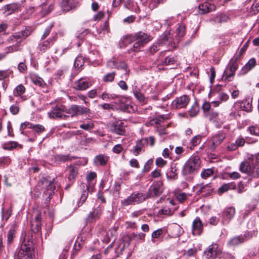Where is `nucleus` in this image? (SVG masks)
I'll return each instance as SVG.
<instances>
[{
  "label": "nucleus",
  "instance_id": "1",
  "mask_svg": "<svg viewBox=\"0 0 259 259\" xmlns=\"http://www.w3.org/2000/svg\"><path fill=\"white\" fill-rule=\"evenodd\" d=\"M31 33V31L28 29L18 32L11 35L7 39L9 44H12L5 48L6 54L12 53L21 50V42Z\"/></svg>",
  "mask_w": 259,
  "mask_h": 259
},
{
  "label": "nucleus",
  "instance_id": "2",
  "mask_svg": "<svg viewBox=\"0 0 259 259\" xmlns=\"http://www.w3.org/2000/svg\"><path fill=\"white\" fill-rule=\"evenodd\" d=\"M31 33V31L28 29L18 32L11 35L7 39L9 44H12L5 48L6 54L12 53L21 50V42Z\"/></svg>",
  "mask_w": 259,
  "mask_h": 259
},
{
  "label": "nucleus",
  "instance_id": "3",
  "mask_svg": "<svg viewBox=\"0 0 259 259\" xmlns=\"http://www.w3.org/2000/svg\"><path fill=\"white\" fill-rule=\"evenodd\" d=\"M240 170L242 172L252 175L259 176V153L248 157L247 161L242 162L240 166Z\"/></svg>",
  "mask_w": 259,
  "mask_h": 259
},
{
  "label": "nucleus",
  "instance_id": "4",
  "mask_svg": "<svg viewBox=\"0 0 259 259\" xmlns=\"http://www.w3.org/2000/svg\"><path fill=\"white\" fill-rule=\"evenodd\" d=\"M200 163L201 161L198 156H191L183 167V174L184 175L195 174L200 168Z\"/></svg>",
  "mask_w": 259,
  "mask_h": 259
},
{
  "label": "nucleus",
  "instance_id": "5",
  "mask_svg": "<svg viewBox=\"0 0 259 259\" xmlns=\"http://www.w3.org/2000/svg\"><path fill=\"white\" fill-rule=\"evenodd\" d=\"M134 37L136 42L131 50L135 52L139 51L141 47L151 39L150 36L141 31L136 33Z\"/></svg>",
  "mask_w": 259,
  "mask_h": 259
},
{
  "label": "nucleus",
  "instance_id": "6",
  "mask_svg": "<svg viewBox=\"0 0 259 259\" xmlns=\"http://www.w3.org/2000/svg\"><path fill=\"white\" fill-rule=\"evenodd\" d=\"M54 181V179H53L52 181H49L47 179H44L38 183V185H39L40 183L41 184V190L43 192L44 197L49 200L51 199L55 189Z\"/></svg>",
  "mask_w": 259,
  "mask_h": 259
},
{
  "label": "nucleus",
  "instance_id": "7",
  "mask_svg": "<svg viewBox=\"0 0 259 259\" xmlns=\"http://www.w3.org/2000/svg\"><path fill=\"white\" fill-rule=\"evenodd\" d=\"M66 110L64 105L61 104L55 105L52 106V110L48 113V115L50 118L66 119L68 116L65 115L63 113L66 112Z\"/></svg>",
  "mask_w": 259,
  "mask_h": 259
},
{
  "label": "nucleus",
  "instance_id": "8",
  "mask_svg": "<svg viewBox=\"0 0 259 259\" xmlns=\"http://www.w3.org/2000/svg\"><path fill=\"white\" fill-rule=\"evenodd\" d=\"M146 197L144 194L142 193H137L132 194L126 199L121 201V204L123 206H127L129 205L135 204L143 202L146 199Z\"/></svg>",
  "mask_w": 259,
  "mask_h": 259
},
{
  "label": "nucleus",
  "instance_id": "9",
  "mask_svg": "<svg viewBox=\"0 0 259 259\" xmlns=\"http://www.w3.org/2000/svg\"><path fill=\"white\" fill-rule=\"evenodd\" d=\"M163 191V183L159 181L154 182L150 187L147 197H156L160 196Z\"/></svg>",
  "mask_w": 259,
  "mask_h": 259
},
{
  "label": "nucleus",
  "instance_id": "10",
  "mask_svg": "<svg viewBox=\"0 0 259 259\" xmlns=\"http://www.w3.org/2000/svg\"><path fill=\"white\" fill-rule=\"evenodd\" d=\"M237 68L238 65L236 62H233L230 63L224 71L222 79L225 81H232Z\"/></svg>",
  "mask_w": 259,
  "mask_h": 259
},
{
  "label": "nucleus",
  "instance_id": "11",
  "mask_svg": "<svg viewBox=\"0 0 259 259\" xmlns=\"http://www.w3.org/2000/svg\"><path fill=\"white\" fill-rule=\"evenodd\" d=\"M185 34V26L183 25H180L176 29V35L174 38L171 37L170 33V36L168 35V37H169V40L167 41V42H168V44H170L173 47H176V45L179 43L181 40V38L184 36Z\"/></svg>",
  "mask_w": 259,
  "mask_h": 259
},
{
  "label": "nucleus",
  "instance_id": "12",
  "mask_svg": "<svg viewBox=\"0 0 259 259\" xmlns=\"http://www.w3.org/2000/svg\"><path fill=\"white\" fill-rule=\"evenodd\" d=\"M90 110L84 106L72 105L66 111V113L70 114L71 116H77L90 113Z\"/></svg>",
  "mask_w": 259,
  "mask_h": 259
},
{
  "label": "nucleus",
  "instance_id": "13",
  "mask_svg": "<svg viewBox=\"0 0 259 259\" xmlns=\"http://www.w3.org/2000/svg\"><path fill=\"white\" fill-rule=\"evenodd\" d=\"M221 253V249L217 243H212L209 245L207 250H205L204 254L207 259L215 258Z\"/></svg>",
  "mask_w": 259,
  "mask_h": 259
},
{
  "label": "nucleus",
  "instance_id": "14",
  "mask_svg": "<svg viewBox=\"0 0 259 259\" xmlns=\"http://www.w3.org/2000/svg\"><path fill=\"white\" fill-rule=\"evenodd\" d=\"M168 36H170V31H165L162 35L161 36V38L157 41V43L153 44L149 49V52L151 54H153L156 53L158 50V47L160 45L166 44V42L169 40Z\"/></svg>",
  "mask_w": 259,
  "mask_h": 259
},
{
  "label": "nucleus",
  "instance_id": "15",
  "mask_svg": "<svg viewBox=\"0 0 259 259\" xmlns=\"http://www.w3.org/2000/svg\"><path fill=\"white\" fill-rule=\"evenodd\" d=\"M190 98L187 95H183L177 98L172 102V106L174 108L180 109L186 107L189 103Z\"/></svg>",
  "mask_w": 259,
  "mask_h": 259
},
{
  "label": "nucleus",
  "instance_id": "16",
  "mask_svg": "<svg viewBox=\"0 0 259 259\" xmlns=\"http://www.w3.org/2000/svg\"><path fill=\"white\" fill-rule=\"evenodd\" d=\"M225 138L226 134L223 132H219L217 134L214 135L211 138L212 144L210 146V149L212 151H214L216 147L222 143Z\"/></svg>",
  "mask_w": 259,
  "mask_h": 259
},
{
  "label": "nucleus",
  "instance_id": "17",
  "mask_svg": "<svg viewBox=\"0 0 259 259\" xmlns=\"http://www.w3.org/2000/svg\"><path fill=\"white\" fill-rule=\"evenodd\" d=\"M203 225L199 217H196L192 222V233L193 235H200L203 232Z\"/></svg>",
  "mask_w": 259,
  "mask_h": 259
},
{
  "label": "nucleus",
  "instance_id": "18",
  "mask_svg": "<svg viewBox=\"0 0 259 259\" xmlns=\"http://www.w3.org/2000/svg\"><path fill=\"white\" fill-rule=\"evenodd\" d=\"M235 213V209L233 207H229L225 209L222 213V223L223 224H228L234 217Z\"/></svg>",
  "mask_w": 259,
  "mask_h": 259
},
{
  "label": "nucleus",
  "instance_id": "19",
  "mask_svg": "<svg viewBox=\"0 0 259 259\" xmlns=\"http://www.w3.org/2000/svg\"><path fill=\"white\" fill-rule=\"evenodd\" d=\"M195 188L197 189L196 192L197 194L203 193L205 196L209 195L213 190V188L210 183L205 185L203 184H198Z\"/></svg>",
  "mask_w": 259,
  "mask_h": 259
},
{
  "label": "nucleus",
  "instance_id": "20",
  "mask_svg": "<svg viewBox=\"0 0 259 259\" xmlns=\"http://www.w3.org/2000/svg\"><path fill=\"white\" fill-rule=\"evenodd\" d=\"M33 250L21 247L17 251L18 259H32Z\"/></svg>",
  "mask_w": 259,
  "mask_h": 259
},
{
  "label": "nucleus",
  "instance_id": "21",
  "mask_svg": "<svg viewBox=\"0 0 259 259\" xmlns=\"http://www.w3.org/2000/svg\"><path fill=\"white\" fill-rule=\"evenodd\" d=\"M111 131L117 135H123L125 133L123 123L120 121H115L112 123L110 126Z\"/></svg>",
  "mask_w": 259,
  "mask_h": 259
},
{
  "label": "nucleus",
  "instance_id": "22",
  "mask_svg": "<svg viewBox=\"0 0 259 259\" xmlns=\"http://www.w3.org/2000/svg\"><path fill=\"white\" fill-rule=\"evenodd\" d=\"M148 143V139H141L136 142V145L133 147L132 152L135 156H138L144 150L145 146Z\"/></svg>",
  "mask_w": 259,
  "mask_h": 259
},
{
  "label": "nucleus",
  "instance_id": "23",
  "mask_svg": "<svg viewBox=\"0 0 259 259\" xmlns=\"http://www.w3.org/2000/svg\"><path fill=\"white\" fill-rule=\"evenodd\" d=\"M102 213V208L98 206L93 211L90 212L87 218V221L90 223H93L100 219Z\"/></svg>",
  "mask_w": 259,
  "mask_h": 259
},
{
  "label": "nucleus",
  "instance_id": "24",
  "mask_svg": "<svg viewBox=\"0 0 259 259\" xmlns=\"http://www.w3.org/2000/svg\"><path fill=\"white\" fill-rule=\"evenodd\" d=\"M91 85L92 83L90 81L83 78H80L73 83L74 88L79 91L85 90Z\"/></svg>",
  "mask_w": 259,
  "mask_h": 259
},
{
  "label": "nucleus",
  "instance_id": "25",
  "mask_svg": "<svg viewBox=\"0 0 259 259\" xmlns=\"http://www.w3.org/2000/svg\"><path fill=\"white\" fill-rule=\"evenodd\" d=\"M229 20V17L225 14L222 13L212 17L210 22L213 25H220L222 23L226 22Z\"/></svg>",
  "mask_w": 259,
  "mask_h": 259
},
{
  "label": "nucleus",
  "instance_id": "26",
  "mask_svg": "<svg viewBox=\"0 0 259 259\" xmlns=\"http://www.w3.org/2000/svg\"><path fill=\"white\" fill-rule=\"evenodd\" d=\"M247 240L246 234L236 236L231 238L228 242L230 246L239 245Z\"/></svg>",
  "mask_w": 259,
  "mask_h": 259
},
{
  "label": "nucleus",
  "instance_id": "27",
  "mask_svg": "<svg viewBox=\"0 0 259 259\" xmlns=\"http://www.w3.org/2000/svg\"><path fill=\"white\" fill-rule=\"evenodd\" d=\"M33 240L32 236L30 234L25 235L22 242L21 247H24L28 249L33 250Z\"/></svg>",
  "mask_w": 259,
  "mask_h": 259
},
{
  "label": "nucleus",
  "instance_id": "28",
  "mask_svg": "<svg viewBox=\"0 0 259 259\" xmlns=\"http://www.w3.org/2000/svg\"><path fill=\"white\" fill-rule=\"evenodd\" d=\"M256 65V61L254 58L250 59L248 62L242 68L239 72V75H243L254 68Z\"/></svg>",
  "mask_w": 259,
  "mask_h": 259
},
{
  "label": "nucleus",
  "instance_id": "29",
  "mask_svg": "<svg viewBox=\"0 0 259 259\" xmlns=\"http://www.w3.org/2000/svg\"><path fill=\"white\" fill-rule=\"evenodd\" d=\"M65 171L68 174V179L70 181L74 180L78 174L77 167L73 165L67 166Z\"/></svg>",
  "mask_w": 259,
  "mask_h": 259
},
{
  "label": "nucleus",
  "instance_id": "30",
  "mask_svg": "<svg viewBox=\"0 0 259 259\" xmlns=\"http://www.w3.org/2000/svg\"><path fill=\"white\" fill-rule=\"evenodd\" d=\"M177 170L178 168L176 167V164H171L170 168L167 170L166 173L167 179L168 180L177 179L178 178Z\"/></svg>",
  "mask_w": 259,
  "mask_h": 259
},
{
  "label": "nucleus",
  "instance_id": "31",
  "mask_svg": "<svg viewBox=\"0 0 259 259\" xmlns=\"http://www.w3.org/2000/svg\"><path fill=\"white\" fill-rule=\"evenodd\" d=\"M234 108H239L242 110L250 111L251 109V104L247 100L243 101L241 102H236L234 105Z\"/></svg>",
  "mask_w": 259,
  "mask_h": 259
},
{
  "label": "nucleus",
  "instance_id": "32",
  "mask_svg": "<svg viewBox=\"0 0 259 259\" xmlns=\"http://www.w3.org/2000/svg\"><path fill=\"white\" fill-rule=\"evenodd\" d=\"M198 8L201 13L204 14L215 10V6L213 4L205 3L199 5Z\"/></svg>",
  "mask_w": 259,
  "mask_h": 259
},
{
  "label": "nucleus",
  "instance_id": "33",
  "mask_svg": "<svg viewBox=\"0 0 259 259\" xmlns=\"http://www.w3.org/2000/svg\"><path fill=\"white\" fill-rule=\"evenodd\" d=\"M17 227L15 225H12L10 228L7 235V243L8 245L11 244L16 236Z\"/></svg>",
  "mask_w": 259,
  "mask_h": 259
},
{
  "label": "nucleus",
  "instance_id": "34",
  "mask_svg": "<svg viewBox=\"0 0 259 259\" xmlns=\"http://www.w3.org/2000/svg\"><path fill=\"white\" fill-rule=\"evenodd\" d=\"M40 8L41 9L40 10L41 15L45 16L50 13V12L53 9L54 7L51 4H49V3L46 2L42 4Z\"/></svg>",
  "mask_w": 259,
  "mask_h": 259
},
{
  "label": "nucleus",
  "instance_id": "35",
  "mask_svg": "<svg viewBox=\"0 0 259 259\" xmlns=\"http://www.w3.org/2000/svg\"><path fill=\"white\" fill-rule=\"evenodd\" d=\"M2 147L5 150H11L18 147L21 149L22 146L16 141H9L4 143L2 145Z\"/></svg>",
  "mask_w": 259,
  "mask_h": 259
},
{
  "label": "nucleus",
  "instance_id": "36",
  "mask_svg": "<svg viewBox=\"0 0 259 259\" xmlns=\"http://www.w3.org/2000/svg\"><path fill=\"white\" fill-rule=\"evenodd\" d=\"M171 234L173 237H179L181 236L184 231L182 228L179 225L175 224L170 228Z\"/></svg>",
  "mask_w": 259,
  "mask_h": 259
},
{
  "label": "nucleus",
  "instance_id": "37",
  "mask_svg": "<svg viewBox=\"0 0 259 259\" xmlns=\"http://www.w3.org/2000/svg\"><path fill=\"white\" fill-rule=\"evenodd\" d=\"M236 187V185L234 183L225 184L218 189V194L222 195L229 190L235 189Z\"/></svg>",
  "mask_w": 259,
  "mask_h": 259
},
{
  "label": "nucleus",
  "instance_id": "38",
  "mask_svg": "<svg viewBox=\"0 0 259 259\" xmlns=\"http://www.w3.org/2000/svg\"><path fill=\"white\" fill-rule=\"evenodd\" d=\"M133 91L135 98L140 102L145 103L147 102L146 99L142 94L139 88L137 86L134 87Z\"/></svg>",
  "mask_w": 259,
  "mask_h": 259
},
{
  "label": "nucleus",
  "instance_id": "39",
  "mask_svg": "<svg viewBox=\"0 0 259 259\" xmlns=\"http://www.w3.org/2000/svg\"><path fill=\"white\" fill-rule=\"evenodd\" d=\"M108 157L105 155H97L94 158V163L96 165H105L108 161Z\"/></svg>",
  "mask_w": 259,
  "mask_h": 259
},
{
  "label": "nucleus",
  "instance_id": "40",
  "mask_svg": "<svg viewBox=\"0 0 259 259\" xmlns=\"http://www.w3.org/2000/svg\"><path fill=\"white\" fill-rule=\"evenodd\" d=\"M53 39L55 40L54 37L52 38H49L46 40L40 42L38 46V50L42 53L46 52V51L50 48V42L52 41Z\"/></svg>",
  "mask_w": 259,
  "mask_h": 259
},
{
  "label": "nucleus",
  "instance_id": "41",
  "mask_svg": "<svg viewBox=\"0 0 259 259\" xmlns=\"http://www.w3.org/2000/svg\"><path fill=\"white\" fill-rule=\"evenodd\" d=\"M31 79L33 83L35 84L39 85L42 88H46L47 84L45 82L44 80L36 75H33L31 76Z\"/></svg>",
  "mask_w": 259,
  "mask_h": 259
},
{
  "label": "nucleus",
  "instance_id": "42",
  "mask_svg": "<svg viewBox=\"0 0 259 259\" xmlns=\"http://www.w3.org/2000/svg\"><path fill=\"white\" fill-rule=\"evenodd\" d=\"M177 209L178 207L170 208L167 206H165L159 211L158 213L159 214H164L170 216L174 214V212L177 210Z\"/></svg>",
  "mask_w": 259,
  "mask_h": 259
},
{
  "label": "nucleus",
  "instance_id": "43",
  "mask_svg": "<svg viewBox=\"0 0 259 259\" xmlns=\"http://www.w3.org/2000/svg\"><path fill=\"white\" fill-rule=\"evenodd\" d=\"M26 89L25 87L22 84L18 85L13 91V95L15 97H21L23 99V97H22V95L25 92Z\"/></svg>",
  "mask_w": 259,
  "mask_h": 259
},
{
  "label": "nucleus",
  "instance_id": "44",
  "mask_svg": "<svg viewBox=\"0 0 259 259\" xmlns=\"http://www.w3.org/2000/svg\"><path fill=\"white\" fill-rule=\"evenodd\" d=\"M61 7L64 12H68L72 8V0H62Z\"/></svg>",
  "mask_w": 259,
  "mask_h": 259
},
{
  "label": "nucleus",
  "instance_id": "45",
  "mask_svg": "<svg viewBox=\"0 0 259 259\" xmlns=\"http://www.w3.org/2000/svg\"><path fill=\"white\" fill-rule=\"evenodd\" d=\"M113 63L114 64L115 67L118 69L123 70L124 71V74L127 75L128 73V71L127 69V65L124 62H120L119 63H114L113 62L109 61L108 64Z\"/></svg>",
  "mask_w": 259,
  "mask_h": 259
},
{
  "label": "nucleus",
  "instance_id": "46",
  "mask_svg": "<svg viewBox=\"0 0 259 259\" xmlns=\"http://www.w3.org/2000/svg\"><path fill=\"white\" fill-rule=\"evenodd\" d=\"M18 9V5L16 4H10L7 5L4 7L5 13L8 15L11 14L15 12Z\"/></svg>",
  "mask_w": 259,
  "mask_h": 259
},
{
  "label": "nucleus",
  "instance_id": "47",
  "mask_svg": "<svg viewBox=\"0 0 259 259\" xmlns=\"http://www.w3.org/2000/svg\"><path fill=\"white\" fill-rule=\"evenodd\" d=\"M167 118V117L164 116L163 115H158L151 120L150 124L151 125L159 124L161 122H163L164 120Z\"/></svg>",
  "mask_w": 259,
  "mask_h": 259
},
{
  "label": "nucleus",
  "instance_id": "48",
  "mask_svg": "<svg viewBox=\"0 0 259 259\" xmlns=\"http://www.w3.org/2000/svg\"><path fill=\"white\" fill-rule=\"evenodd\" d=\"M94 127V123L92 121H88L86 122H83L79 125L80 128L85 131H90L93 129Z\"/></svg>",
  "mask_w": 259,
  "mask_h": 259
},
{
  "label": "nucleus",
  "instance_id": "49",
  "mask_svg": "<svg viewBox=\"0 0 259 259\" xmlns=\"http://www.w3.org/2000/svg\"><path fill=\"white\" fill-rule=\"evenodd\" d=\"M247 131L252 135L259 136V125H251L248 127Z\"/></svg>",
  "mask_w": 259,
  "mask_h": 259
},
{
  "label": "nucleus",
  "instance_id": "50",
  "mask_svg": "<svg viewBox=\"0 0 259 259\" xmlns=\"http://www.w3.org/2000/svg\"><path fill=\"white\" fill-rule=\"evenodd\" d=\"M177 61L176 58L174 57H166L164 60L162 61V64L164 65H169L174 64Z\"/></svg>",
  "mask_w": 259,
  "mask_h": 259
},
{
  "label": "nucleus",
  "instance_id": "51",
  "mask_svg": "<svg viewBox=\"0 0 259 259\" xmlns=\"http://www.w3.org/2000/svg\"><path fill=\"white\" fill-rule=\"evenodd\" d=\"M201 141V136L199 135H197L193 137L190 141L191 146L190 148L191 149H194V148L198 145Z\"/></svg>",
  "mask_w": 259,
  "mask_h": 259
},
{
  "label": "nucleus",
  "instance_id": "52",
  "mask_svg": "<svg viewBox=\"0 0 259 259\" xmlns=\"http://www.w3.org/2000/svg\"><path fill=\"white\" fill-rule=\"evenodd\" d=\"M54 158L55 161L57 162H65L71 159L68 155L62 154L56 155L55 156Z\"/></svg>",
  "mask_w": 259,
  "mask_h": 259
},
{
  "label": "nucleus",
  "instance_id": "53",
  "mask_svg": "<svg viewBox=\"0 0 259 259\" xmlns=\"http://www.w3.org/2000/svg\"><path fill=\"white\" fill-rule=\"evenodd\" d=\"M146 234L143 233H139L138 234L133 233L132 237L134 239L138 242H143L145 239Z\"/></svg>",
  "mask_w": 259,
  "mask_h": 259
},
{
  "label": "nucleus",
  "instance_id": "54",
  "mask_svg": "<svg viewBox=\"0 0 259 259\" xmlns=\"http://www.w3.org/2000/svg\"><path fill=\"white\" fill-rule=\"evenodd\" d=\"M213 174V170L212 168L204 169L201 173V177L203 179H206Z\"/></svg>",
  "mask_w": 259,
  "mask_h": 259
},
{
  "label": "nucleus",
  "instance_id": "55",
  "mask_svg": "<svg viewBox=\"0 0 259 259\" xmlns=\"http://www.w3.org/2000/svg\"><path fill=\"white\" fill-rule=\"evenodd\" d=\"M163 233L162 229H158L153 232L151 235V241L153 243L155 242V239L158 238Z\"/></svg>",
  "mask_w": 259,
  "mask_h": 259
},
{
  "label": "nucleus",
  "instance_id": "56",
  "mask_svg": "<svg viewBox=\"0 0 259 259\" xmlns=\"http://www.w3.org/2000/svg\"><path fill=\"white\" fill-rule=\"evenodd\" d=\"M199 110V108L198 105L195 103L191 107L190 110H189V114L191 117L195 116L197 113H198Z\"/></svg>",
  "mask_w": 259,
  "mask_h": 259
},
{
  "label": "nucleus",
  "instance_id": "57",
  "mask_svg": "<svg viewBox=\"0 0 259 259\" xmlns=\"http://www.w3.org/2000/svg\"><path fill=\"white\" fill-rule=\"evenodd\" d=\"M197 253V249L195 248H192L189 249L186 252L184 253V255L188 257H195Z\"/></svg>",
  "mask_w": 259,
  "mask_h": 259
},
{
  "label": "nucleus",
  "instance_id": "58",
  "mask_svg": "<svg viewBox=\"0 0 259 259\" xmlns=\"http://www.w3.org/2000/svg\"><path fill=\"white\" fill-rule=\"evenodd\" d=\"M12 72L10 69L0 70V80L8 77Z\"/></svg>",
  "mask_w": 259,
  "mask_h": 259
},
{
  "label": "nucleus",
  "instance_id": "59",
  "mask_svg": "<svg viewBox=\"0 0 259 259\" xmlns=\"http://www.w3.org/2000/svg\"><path fill=\"white\" fill-rule=\"evenodd\" d=\"M41 222L31 221V226L34 232H38L41 229Z\"/></svg>",
  "mask_w": 259,
  "mask_h": 259
},
{
  "label": "nucleus",
  "instance_id": "60",
  "mask_svg": "<svg viewBox=\"0 0 259 259\" xmlns=\"http://www.w3.org/2000/svg\"><path fill=\"white\" fill-rule=\"evenodd\" d=\"M115 73L111 72L105 75L103 77V80L106 82L112 81L115 77Z\"/></svg>",
  "mask_w": 259,
  "mask_h": 259
},
{
  "label": "nucleus",
  "instance_id": "61",
  "mask_svg": "<svg viewBox=\"0 0 259 259\" xmlns=\"http://www.w3.org/2000/svg\"><path fill=\"white\" fill-rule=\"evenodd\" d=\"M177 200L180 203H183L187 198V195L185 193H180L176 196Z\"/></svg>",
  "mask_w": 259,
  "mask_h": 259
},
{
  "label": "nucleus",
  "instance_id": "62",
  "mask_svg": "<svg viewBox=\"0 0 259 259\" xmlns=\"http://www.w3.org/2000/svg\"><path fill=\"white\" fill-rule=\"evenodd\" d=\"M162 0H150L149 3V8L150 10H153L156 8Z\"/></svg>",
  "mask_w": 259,
  "mask_h": 259
},
{
  "label": "nucleus",
  "instance_id": "63",
  "mask_svg": "<svg viewBox=\"0 0 259 259\" xmlns=\"http://www.w3.org/2000/svg\"><path fill=\"white\" fill-rule=\"evenodd\" d=\"M31 128L37 133H41L45 130V127L40 124L33 125L32 124V127Z\"/></svg>",
  "mask_w": 259,
  "mask_h": 259
},
{
  "label": "nucleus",
  "instance_id": "64",
  "mask_svg": "<svg viewBox=\"0 0 259 259\" xmlns=\"http://www.w3.org/2000/svg\"><path fill=\"white\" fill-rule=\"evenodd\" d=\"M83 64L82 58L81 57H77L74 61V66L77 68H80Z\"/></svg>",
  "mask_w": 259,
  "mask_h": 259
}]
</instances>
